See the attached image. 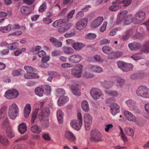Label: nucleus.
<instances>
[{"instance_id": "nucleus-11", "label": "nucleus", "mask_w": 149, "mask_h": 149, "mask_svg": "<svg viewBox=\"0 0 149 149\" xmlns=\"http://www.w3.org/2000/svg\"><path fill=\"white\" fill-rule=\"evenodd\" d=\"M20 10L22 14L25 16L29 15L33 11L31 8L26 6H22Z\"/></svg>"}, {"instance_id": "nucleus-39", "label": "nucleus", "mask_w": 149, "mask_h": 149, "mask_svg": "<svg viewBox=\"0 0 149 149\" xmlns=\"http://www.w3.org/2000/svg\"><path fill=\"white\" fill-rule=\"evenodd\" d=\"M63 49V51L65 54H71L74 52L73 49L70 47H64Z\"/></svg>"}, {"instance_id": "nucleus-37", "label": "nucleus", "mask_w": 149, "mask_h": 149, "mask_svg": "<svg viewBox=\"0 0 149 149\" xmlns=\"http://www.w3.org/2000/svg\"><path fill=\"white\" fill-rule=\"evenodd\" d=\"M125 131L126 134L128 135L133 136L134 134V132L133 130L130 127H125Z\"/></svg>"}, {"instance_id": "nucleus-51", "label": "nucleus", "mask_w": 149, "mask_h": 149, "mask_svg": "<svg viewBox=\"0 0 149 149\" xmlns=\"http://www.w3.org/2000/svg\"><path fill=\"white\" fill-rule=\"evenodd\" d=\"M125 81V80L124 79L121 78H118L117 81V85L120 87L122 86L124 84Z\"/></svg>"}, {"instance_id": "nucleus-33", "label": "nucleus", "mask_w": 149, "mask_h": 149, "mask_svg": "<svg viewBox=\"0 0 149 149\" xmlns=\"http://www.w3.org/2000/svg\"><path fill=\"white\" fill-rule=\"evenodd\" d=\"M19 46L18 43L17 42H14L10 44H8L7 48L10 49L11 50H13L17 48Z\"/></svg>"}, {"instance_id": "nucleus-17", "label": "nucleus", "mask_w": 149, "mask_h": 149, "mask_svg": "<svg viewBox=\"0 0 149 149\" xmlns=\"http://www.w3.org/2000/svg\"><path fill=\"white\" fill-rule=\"evenodd\" d=\"M71 127L77 131L79 130L82 125H80L79 122L77 120H72L70 123Z\"/></svg>"}, {"instance_id": "nucleus-38", "label": "nucleus", "mask_w": 149, "mask_h": 149, "mask_svg": "<svg viewBox=\"0 0 149 149\" xmlns=\"http://www.w3.org/2000/svg\"><path fill=\"white\" fill-rule=\"evenodd\" d=\"M102 50L104 53L107 54H109L113 51L112 49L108 46H103Z\"/></svg>"}, {"instance_id": "nucleus-15", "label": "nucleus", "mask_w": 149, "mask_h": 149, "mask_svg": "<svg viewBox=\"0 0 149 149\" xmlns=\"http://www.w3.org/2000/svg\"><path fill=\"white\" fill-rule=\"evenodd\" d=\"M124 114L126 119L129 121H135L136 120L135 117L131 112L127 110H125Z\"/></svg>"}, {"instance_id": "nucleus-19", "label": "nucleus", "mask_w": 149, "mask_h": 149, "mask_svg": "<svg viewBox=\"0 0 149 149\" xmlns=\"http://www.w3.org/2000/svg\"><path fill=\"white\" fill-rule=\"evenodd\" d=\"M146 90H149L148 88L143 85H141L138 87L136 91V93L138 95L142 97Z\"/></svg>"}, {"instance_id": "nucleus-13", "label": "nucleus", "mask_w": 149, "mask_h": 149, "mask_svg": "<svg viewBox=\"0 0 149 149\" xmlns=\"http://www.w3.org/2000/svg\"><path fill=\"white\" fill-rule=\"evenodd\" d=\"M87 69L90 71H92L97 73L102 72V69L101 67L92 65H89L87 66Z\"/></svg>"}, {"instance_id": "nucleus-28", "label": "nucleus", "mask_w": 149, "mask_h": 149, "mask_svg": "<svg viewBox=\"0 0 149 149\" xmlns=\"http://www.w3.org/2000/svg\"><path fill=\"white\" fill-rule=\"evenodd\" d=\"M56 115L57 120L60 123H62L63 121V113L61 110H58L57 112Z\"/></svg>"}, {"instance_id": "nucleus-29", "label": "nucleus", "mask_w": 149, "mask_h": 149, "mask_svg": "<svg viewBox=\"0 0 149 149\" xmlns=\"http://www.w3.org/2000/svg\"><path fill=\"white\" fill-rule=\"evenodd\" d=\"M6 133L9 138H12L15 136V134L10 127H8L6 128Z\"/></svg>"}, {"instance_id": "nucleus-43", "label": "nucleus", "mask_w": 149, "mask_h": 149, "mask_svg": "<svg viewBox=\"0 0 149 149\" xmlns=\"http://www.w3.org/2000/svg\"><path fill=\"white\" fill-rule=\"evenodd\" d=\"M38 114V111H33L31 114V123L32 124H34L35 123V120L37 118V115Z\"/></svg>"}, {"instance_id": "nucleus-14", "label": "nucleus", "mask_w": 149, "mask_h": 149, "mask_svg": "<svg viewBox=\"0 0 149 149\" xmlns=\"http://www.w3.org/2000/svg\"><path fill=\"white\" fill-rule=\"evenodd\" d=\"M128 46L131 50L134 51L140 49L142 45L141 44L135 42L129 43Z\"/></svg>"}, {"instance_id": "nucleus-48", "label": "nucleus", "mask_w": 149, "mask_h": 149, "mask_svg": "<svg viewBox=\"0 0 149 149\" xmlns=\"http://www.w3.org/2000/svg\"><path fill=\"white\" fill-rule=\"evenodd\" d=\"M126 103L130 108L132 109L135 104V102L131 100H129L126 102Z\"/></svg>"}, {"instance_id": "nucleus-35", "label": "nucleus", "mask_w": 149, "mask_h": 149, "mask_svg": "<svg viewBox=\"0 0 149 149\" xmlns=\"http://www.w3.org/2000/svg\"><path fill=\"white\" fill-rule=\"evenodd\" d=\"M65 22L64 19H59L55 21L53 24L52 26L55 27H58L60 26V25L63 23Z\"/></svg>"}, {"instance_id": "nucleus-30", "label": "nucleus", "mask_w": 149, "mask_h": 149, "mask_svg": "<svg viewBox=\"0 0 149 149\" xmlns=\"http://www.w3.org/2000/svg\"><path fill=\"white\" fill-rule=\"evenodd\" d=\"M84 46V44L79 42H75L72 44L74 48L77 50H81Z\"/></svg>"}, {"instance_id": "nucleus-46", "label": "nucleus", "mask_w": 149, "mask_h": 149, "mask_svg": "<svg viewBox=\"0 0 149 149\" xmlns=\"http://www.w3.org/2000/svg\"><path fill=\"white\" fill-rule=\"evenodd\" d=\"M120 28L119 27L118 28H115L111 29L110 30V32L109 33L110 36H113L116 34V33L118 31H119L120 30Z\"/></svg>"}, {"instance_id": "nucleus-64", "label": "nucleus", "mask_w": 149, "mask_h": 149, "mask_svg": "<svg viewBox=\"0 0 149 149\" xmlns=\"http://www.w3.org/2000/svg\"><path fill=\"white\" fill-rule=\"evenodd\" d=\"M123 2L124 6H128L131 4L132 0H123Z\"/></svg>"}, {"instance_id": "nucleus-4", "label": "nucleus", "mask_w": 149, "mask_h": 149, "mask_svg": "<svg viewBox=\"0 0 149 149\" xmlns=\"http://www.w3.org/2000/svg\"><path fill=\"white\" fill-rule=\"evenodd\" d=\"M145 17V12L142 11H138L135 14L132 21L134 24H139L143 21Z\"/></svg>"}, {"instance_id": "nucleus-42", "label": "nucleus", "mask_w": 149, "mask_h": 149, "mask_svg": "<svg viewBox=\"0 0 149 149\" xmlns=\"http://www.w3.org/2000/svg\"><path fill=\"white\" fill-rule=\"evenodd\" d=\"M0 143L4 145H7L9 143V141L6 138L0 135Z\"/></svg>"}, {"instance_id": "nucleus-21", "label": "nucleus", "mask_w": 149, "mask_h": 149, "mask_svg": "<svg viewBox=\"0 0 149 149\" xmlns=\"http://www.w3.org/2000/svg\"><path fill=\"white\" fill-rule=\"evenodd\" d=\"M82 58L81 56L74 55L71 56L69 58V61L73 63H77L80 62Z\"/></svg>"}, {"instance_id": "nucleus-47", "label": "nucleus", "mask_w": 149, "mask_h": 149, "mask_svg": "<svg viewBox=\"0 0 149 149\" xmlns=\"http://www.w3.org/2000/svg\"><path fill=\"white\" fill-rule=\"evenodd\" d=\"M143 50L145 53H149V42H146L143 45Z\"/></svg>"}, {"instance_id": "nucleus-55", "label": "nucleus", "mask_w": 149, "mask_h": 149, "mask_svg": "<svg viewBox=\"0 0 149 149\" xmlns=\"http://www.w3.org/2000/svg\"><path fill=\"white\" fill-rule=\"evenodd\" d=\"M61 54V51L59 50L55 51L51 53L52 56L53 57H57Z\"/></svg>"}, {"instance_id": "nucleus-49", "label": "nucleus", "mask_w": 149, "mask_h": 149, "mask_svg": "<svg viewBox=\"0 0 149 149\" xmlns=\"http://www.w3.org/2000/svg\"><path fill=\"white\" fill-rule=\"evenodd\" d=\"M136 31V28L133 27L132 28L127 30L126 32L130 36H131L132 35L135 33Z\"/></svg>"}, {"instance_id": "nucleus-18", "label": "nucleus", "mask_w": 149, "mask_h": 149, "mask_svg": "<svg viewBox=\"0 0 149 149\" xmlns=\"http://www.w3.org/2000/svg\"><path fill=\"white\" fill-rule=\"evenodd\" d=\"M69 100L68 97L64 95L60 96L58 101V106H61L64 105Z\"/></svg>"}, {"instance_id": "nucleus-10", "label": "nucleus", "mask_w": 149, "mask_h": 149, "mask_svg": "<svg viewBox=\"0 0 149 149\" xmlns=\"http://www.w3.org/2000/svg\"><path fill=\"white\" fill-rule=\"evenodd\" d=\"M90 93L93 99L97 100L100 98L102 93L99 90L94 88L91 90Z\"/></svg>"}, {"instance_id": "nucleus-59", "label": "nucleus", "mask_w": 149, "mask_h": 149, "mask_svg": "<svg viewBox=\"0 0 149 149\" xmlns=\"http://www.w3.org/2000/svg\"><path fill=\"white\" fill-rule=\"evenodd\" d=\"M22 31H17L13 33H9L8 36H18L22 35Z\"/></svg>"}, {"instance_id": "nucleus-26", "label": "nucleus", "mask_w": 149, "mask_h": 149, "mask_svg": "<svg viewBox=\"0 0 149 149\" xmlns=\"http://www.w3.org/2000/svg\"><path fill=\"white\" fill-rule=\"evenodd\" d=\"M81 107L82 110L86 112H88L89 110V104L87 101L83 100L81 103Z\"/></svg>"}, {"instance_id": "nucleus-58", "label": "nucleus", "mask_w": 149, "mask_h": 149, "mask_svg": "<svg viewBox=\"0 0 149 149\" xmlns=\"http://www.w3.org/2000/svg\"><path fill=\"white\" fill-rule=\"evenodd\" d=\"M143 34L141 33H138L133 36V38L135 39H141L143 37Z\"/></svg>"}, {"instance_id": "nucleus-2", "label": "nucleus", "mask_w": 149, "mask_h": 149, "mask_svg": "<svg viewBox=\"0 0 149 149\" xmlns=\"http://www.w3.org/2000/svg\"><path fill=\"white\" fill-rule=\"evenodd\" d=\"M24 68L27 72L26 75H25V78L32 79L39 78V76L38 74V72L36 69L29 66H25Z\"/></svg>"}, {"instance_id": "nucleus-3", "label": "nucleus", "mask_w": 149, "mask_h": 149, "mask_svg": "<svg viewBox=\"0 0 149 149\" xmlns=\"http://www.w3.org/2000/svg\"><path fill=\"white\" fill-rule=\"evenodd\" d=\"M19 108L15 104L10 105L8 109V115L12 120L15 119L19 113Z\"/></svg>"}, {"instance_id": "nucleus-24", "label": "nucleus", "mask_w": 149, "mask_h": 149, "mask_svg": "<svg viewBox=\"0 0 149 149\" xmlns=\"http://www.w3.org/2000/svg\"><path fill=\"white\" fill-rule=\"evenodd\" d=\"M65 136L70 141H73L76 140V137L73 133L69 131H67L65 133Z\"/></svg>"}, {"instance_id": "nucleus-52", "label": "nucleus", "mask_w": 149, "mask_h": 149, "mask_svg": "<svg viewBox=\"0 0 149 149\" xmlns=\"http://www.w3.org/2000/svg\"><path fill=\"white\" fill-rule=\"evenodd\" d=\"M145 110L147 112V113L146 116H144L145 117L148 119H149V104H145Z\"/></svg>"}, {"instance_id": "nucleus-32", "label": "nucleus", "mask_w": 149, "mask_h": 149, "mask_svg": "<svg viewBox=\"0 0 149 149\" xmlns=\"http://www.w3.org/2000/svg\"><path fill=\"white\" fill-rule=\"evenodd\" d=\"M7 107L6 106L2 107L0 110V118L2 119L5 117L7 112Z\"/></svg>"}, {"instance_id": "nucleus-20", "label": "nucleus", "mask_w": 149, "mask_h": 149, "mask_svg": "<svg viewBox=\"0 0 149 149\" xmlns=\"http://www.w3.org/2000/svg\"><path fill=\"white\" fill-rule=\"evenodd\" d=\"M103 20L102 17H98L94 20L93 23L91 25V27L93 28H97L100 25Z\"/></svg>"}, {"instance_id": "nucleus-27", "label": "nucleus", "mask_w": 149, "mask_h": 149, "mask_svg": "<svg viewBox=\"0 0 149 149\" xmlns=\"http://www.w3.org/2000/svg\"><path fill=\"white\" fill-rule=\"evenodd\" d=\"M79 85L76 84L75 85H72L71 86V89L72 92L75 95L77 96H79L81 95L80 93L78 92Z\"/></svg>"}, {"instance_id": "nucleus-5", "label": "nucleus", "mask_w": 149, "mask_h": 149, "mask_svg": "<svg viewBox=\"0 0 149 149\" xmlns=\"http://www.w3.org/2000/svg\"><path fill=\"white\" fill-rule=\"evenodd\" d=\"M91 140L95 142L102 141V135L100 132L96 129L92 130L90 133Z\"/></svg>"}, {"instance_id": "nucleus-31", "label": "nucleus", "mask_w": 149, "mask_h": 149, "mask_svg": "<svg viewBox=\"0 0 149 149\" xmlns=\"http://www.w3.org/2000/svg\"><path fill=\"white\" fill-rule=\"evenodd\" d=\"M34 92L36 95L41 97L43 95V93L44 92V90L40 87H37L35 88Z\"/></svg>"}, {"instance_id": "nucleus-44", "label": "nucleus", "mask_w": 149, "mask_h": 149, "mask_svg": "<svg viewBox=\"0 0 149 149\" xmlns=\"http://www.w3.org/2000/svg\"><path fill=\"white\" fill-rule=\"evenodd\" d=\"M142 55V53H138L133 55L131 56V58L136 61L141 59Z\"/></svg>"}, {"instance_id": "nucleus-62", "label": "nucleus", "mask_w": 149, "mask_h": 149, "mask_svg": "<svg viewBox=\"0 0 149 149\" xmlns=\"http://www.w3.org/2000/svg\"><path fill=\"white\" fill-rule=\"evenodd\" d=\"M130 36L126 31L122 36V38L123 40H126L128 39Z\"/></svg>"}, {"instance_id": "nucleus-53", "label": "nucleus", "mask_w": 149, "mask_h": 149, "mask_svg": "<svg viewBox=\"0 0 149 149\" xmlns=\"http://www.w3.org/2000/svg\"><path fill=\"white\" fill-rule=\"evenodd\" d=\"M46 8V4L45 3H43L39 7V11L40 12L44 11Z\"/></svg>"}, {"instance_id": "nucleus-22", "label": "nucleus", "mask_w": 149, "mask_h": 149, "mask_svg": "<svg viewBox=\"0 0 149 149\" xmlns=\"http://www.w3.org/2000/svg\"><path fill=\"white\" fill-rule=\"evenodd\" d=\"M18 129L19 132L21 134H24L27 130V126L26 124L24 123L20 124L18 126Z\"/></svg>"}, {"instance_id": "nucleus-60", "label": "nucleus", "mask_w": 149, "mask_h": 149, "mask_svg": "<svg viewBox=\"0 0 149 149\" xmlns=\"http://www.w3.org/2000/svg\"><path fill=\"white\" fill-rule=\"evenodd\" d=\"M75 11V10L74 9L70 10L68 14V19H71L73 15L74 14Z\"/></svg>"}, {"instance_id": "nucleus-63", "label": "nucleus", "mask_w": 149, "mask_h": 149, "mask_svg": "<svg viewBox=\"0 0 149 149\" xmlns=\"http://www.w3.org/2000/svg\"><path fill=\"white\" fill-rule=\"evenodd\" d=\"M94 59L97 62L102 63L103 62L102 59H101L100 56L98 55H96L94 56Z\"/></svg>"}, {"instance_id": "nucleus-7", "label": "nucleus", "mask_w": 149, "mask_h": 149, "mask_svg": "<svg viewBox=\"0 0 149 149\" xmlns=\"http://www.w3.org/2000/svg\"><path fill=\"white\" fill-rule=\"evenodd\" d=\"M19 94V92L16 89H13L12 90H9L6 91L4 95L7 99H12L16 98Z\"/></svg>"}, {"instance_id": "nucleus-36", "label": "nucleus", "mask_w": 149, "mask_h": 149, "mask_svg": "<svg viewBox=\"0 0 149 149\" xmlns=\"http://www.w3.org/2000/svg\"><path fill=\"white\" fill-rule=\"evenodd\" d=\"M121 8V6L120 5L114 4L110 6L109 8V9L110 11H116L119 10Z\"/></svg>"}, {"instance_id": "nucleus-8", "label": "nucleus", "mask_w": 149, "mask_h": 149, "mask_svg": "<svg viewBox=\"0 0 149 149\" xmlns=\"http://www.w3.org/2000/svg\"><path fill=\"white\" fill-rule=\"evenodd\" d=\"M84 120L86 130H89L92 123V117L89 114L86 113L84 115Z\"/></svg>"}, {"instance_id": "nucleus-25", "label": "nucleus", "mask_w": 149, "mask_h": 149, "mask_svg": "<svg viewBox=\"0 0 149 149\" xmlns=\"http://www.w3.org/2000/svg\"><path fill=\"white\" fill-rule=\"evenodd\" d=\"M31 131L34 133H40L42 131L41 127L36 125H34L31 127Z\"/></svg>"}, {"instance_id": "nucleus-56", "label": "nucleus", "mask_w": 149, "mask_h": 149, "mask_svg": "<svg viewBox=\"0 0 149 149\" xmlns=\"http://www.w3.org/2000/svg\"><path fill=\"white\" fill-rule=\"evenodd\" d=\"M45 89L47 95H49L51 92V89L50 86L46 85L45 86Z\"/></svg>"}, {"instance_id": "nucleus-40", "label": "nucleus", "mask_w": 149, "mask_h": 149, "mask_svg": "<svg viewBox=\"0 0 149 149\" xmlns=\"http://www.w3.org/2000/svg\"><path fill=\"white\" fill-rule=\"evenodd\" d=\"M11 25L9 24L6 26L1 27H0V31L3 33L8 32L11 30Z\"/></svg>"}, {"instance_id": "nucleus-34", "label": "nucleus", "mask_w": 149, "mask_h": 149, "mask_svg": "<svg viewBox=\"0 0 149 149\" xmlns=\"http://www.w3.org/2000/svg\"><path fill=\"white\" fill-rule=\"evenodd\" d=\"M102 86L105 88L109 89L112 86V84L111 81H104L101 84Z\"/></svg>"}, {"instance_id": "nucleus-61", "label": "nucleus", "mask_w": 149, "mask_h": 149, "mask_svg": "<svg viewBox=\"0 0 149 149\" xmlns=\"http://www.w3.org/2000/svg\"><path fill=\"white\" fill-rule=\"evenodd\" d=\"M83 75L84 77L86 78H91L93 77V74L88 73L87 72H84L83 74Z\"/></svg>"}, {"instance_id": "nucleus-16", "label": "nucleus", "mask_w": 149, "mask_h": 149, "mask_svg": "<svg viewBox=\"0 0 149 149\" xmlns=\"http://www.w3.org/2000/svg\"><path fill=\"white\" fill-rule=\"evenodd\" d=\"M110 107L111 108L112 114L114 116L120 111V106L115 103H112Z\"/></svg>"}, {"instance_id": "nucleus-54", "label": "nucleus", "mask_w": 149, "mask_h": 149, "mask_svg": "<svg viewBox=\"0 0 149 149\" xmlns=\"http://www.w3.org/2000/svg\"><path fill=\"white\" fill-rule=\"evenodd\" d=\"M41 49V47L40 46H37L34 50H33V55L36 54H38L39 52H40V50Z\"/></svg>"}, {"instance_id": "nucleus-57", "label": "nucleus", "mask_w": 149, "mask_h": 149, "mask_svg": "<svg viewBox=\"0 0 149 149\" xmlns=\"http://www.w3.org/2000/svg\"><path fill=\"white\" fill-rule=\"evenodd\" d=\"M42 137L45 140L49 141L51 140L50 137L48 133H45L42 135Z\"/></svg>"}, {"instance_id": "nucleus-12", "label": "nucleus", "mask_w": 149, "mask_h": 149, "mask_svg": "<svg viewBox=\"0 0 149 149\" xmlns=\"http://www.w3.org/2000/svg\"><path fill=\"white\" fill-rule=\"evenodd\" d=\"M127 12V10H125L121 11L118 14L117 20L116 22V24H119L122 21L124 22L125 19Z\"/></svg>"}, {"instance_id": "nucleus-50", "label": "nucleus", "mask_w": 149, "mask_h": 149, "mask_svg": "<svg viewBox=\"0 0 149 149\" xmlns=\"http://www.w3.org/2000/svg\"><path fill=\"white\" fill-rule=\"evenodd\" d=\"M133 68V66L131 63H126L125 65V69L126 71H124L125 72H127L128 71L132 70Z\"/></svg>"}, {"instance_id": "nucleus-45", "label": "nucleus", "mask_w": 149, "mask_h": 149, "mask_svg": "<svg viewBox=\"0 0 149 149\" xmlns=\"http://www.w3.org/2000/svg\"><path fill=\"white\" fill-rule=\"evenodd\" d=\"M96 36L95 34L89 33L85 36V38L87 39L93 40L95 38Z\"/></svg>"}, {"instance_id": "nucleus-6", "label": "nucleus", "mask_w": 149, "mask_h": 149, "mask_svg": "<svg viewBox=\"0 0 149 149\" xmlns=\"http://www.w3.org/2000/svg\"><path fill=\"white\" fill-rule=\"evenodd\" d=\"M83 68V66L82 65H77L71 70L72 74L76 77L78 78L81 77L82 74Z\"/></svg>"}, {"instance_id": "nucleus-1", "label": "nucleus", "mask_w": 149, "mask_h": 149, "mask_svg": "<svg viewBox=\"0 0 149 149\" xmlns=\"http://www.w3.org/2000/svg\"><path fill=\"white\" fill-rule=\"evenodd\" d=\"M49 113L48 109H44L41 111L38 115V118L43 128H47L49 126V120L47 118Z\"/></svg>"}, {"instance_id": "nucleus-41", "label": "nucleus", "mask_w": 149, "mask_h": 149, "mask_svg": "<svg viewBox=\"0 0 149 149\" xmlns=\"http://www.w3.org/2000/svg\"><path fill=\"white\" fill-rule=\"evenodd\" d=\"M126 63L125 62L119 61L117 63L118 67L123 71H126V70L125 69Z\"/></svg>"}, {"instance_id": "nucleus-9", "label": "nucleus", "mask_w": 149, "mask_h": 149, "mask_svg": "<svg viewBox=\"0 0 149 149\" xmlns=\"http://www.w3.org/2000/svg\"><path fill=\"white\" fill-rule=\"evenodd\" d=\"M88 22L87 18H83L78 21L76 24V29L79 30L84 29L87 25Z\"/></svg>"}, {"instance_id": "nucleus-23", "label": "nucleus", "mask_w": 149, "mask_h": 149, "mask_svg": "<svg viewBox=\"0 0 149 149\" xmlns=\"http://www.w3.org/2000/svg\"><path fill=\"white\" fill-rule=\"evenodd\" d=\"M31 111V107L29 104H26L24 108V116L26 118L28 117Z\"/></svg>"}]
</instances>
